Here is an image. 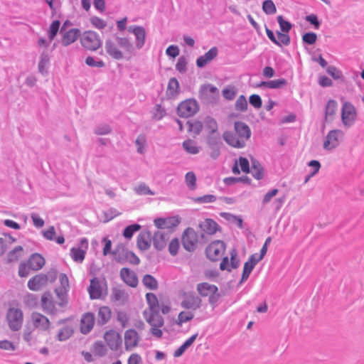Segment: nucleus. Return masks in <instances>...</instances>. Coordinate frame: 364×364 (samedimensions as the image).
<instances>
[{"instance_id":"1","label":"nucleus","mask_w":364,"mask_h":364,"mask_svg":"<svg viewBox=\"0 0 364 364\" xmlns=\"http://www.w3.org/2000/svg\"><path fill=\"white\" fill-rule=\"evenodd\" d=\"M235 134L225 132L223 137L230 146L241 149L245 146L246 141L251 136V130L247 124L242 122H235L234 124Z\"/></svg>"},{"instance_id":"2","label":"nucleus","mask_w":364,"mask_h":364,"mask_svg":"<svg viewBox=\"0 0 364 364\" xmlns=\"http://www.w3.org/2000/svg\"><path fill=\"white\" fill-rule=\"evenodd\" d=\"M144 316L151 326V333L157 338L162 336V331L160 329L164 325V318L160 315L159 311H144Z\"/></svg>"},{"instance_id":"3","label":"nucleus","mask_w":364,"mask_h":364,"mask_svg":"<svg viewBox=\"0 0 364 364\" xmlns=\"http://www.w3.org/2000/svg\"><path fill=\"white\" fill-rule=\"evenodd\" d=\"M82 46L86 50L95 51L102 46V40L100 36L95 31H85L80 36Z\"/></svg>"},{"instance_id":"4","label":"nucleus","mask_w":364,"mask_h":364,"mask_svg":"<svg viewBox=\"0 0 364 364\" xmlns=\"http://www.w3.org/2000/svg\"><path fill=\"white\" fill-rule=\"evenodd\" d=\"M357 113L355 107L348 102L343 103L341 109V120L346 127H351L356 119Z\"/></svg>"},{"instance_id":"5","label":"nucleus","mask_w":364,"mask_h":364,"mask_svg":"<svg viewBox=\"0 0 364 364\" xmlns=\"http://www.w3.org/2000/svg\"><path fill=\"white\" fill-rule=\"evenodd\" d=\"M88 246V240L85 237L81 238L77 246L70 249V255L73 261L82 263L85 259Z\"/></svg>"},{"instance_id":"6","label":"nucleus","mask_w":364,"mask_h":364,"mask_svg":"<svg viewBox=\"0 0 364 364\" xmlns=\"http://www.w3.org/2000/svg\"><path fill=\"white\" fill-rule=\"evenodd\" d=\"M198 110V105L196 100L189 99L181 102L177 108L178 114L182 117L194 115Z\"/></svg>"},{"instance_id":"7","label":"nucleus","mask_w":364,"mask_h":364,"mask_svg":"<svg viewBox=\"0 0 364 364\" xmlns=\"http://www.w3.org/2000/svg\"><path fill=\"white\" fill-rule=\"evenodd\" d=\"M7 321L9 328L12 331H18L23 323V313L21 310L16 308H10L7 313Z\"/></svg>"},{"instance_id":"8","label":"nucleus","mask_w":364,"mask_h":364,"mask_svg":"<svg viewBox=\"0 0 364 364\" xmlns=\"http://www.w3.org/2000/svg\"><path fill=\"white\" fill-rule=\"evenodd\" d=\"M225 250V245L221 240L212 242L206 248L207 257L213 261L218 260L223 255Z\"/></svg>"},{"instance_id":"9","label":"nucleus","mask_w":364,"mask_h":364,"mask_svg":"<svg viewBox=\"0 0 364 364\" xmlns=\"http://www.w3.org/2000/svg\"><path fill=\"white\" fill-rule=\"evenodd\" d=\"M343 137V131L339 129L330 131L323 141V149L326 150H331L336 148L339 145Z\"/></svg>"},{"instance_id":"10","label":"nucleus","mask_w":364,"mask_h":364,"mask_svg":"<svg viewBox=\"0 0 364 364\" xmlns=\"http://www.w3.org/2000/svg\"><path fill=\"white\" fill-rule=\"evenodd\" d=\"M198 239V237L196 232L193 228H187L182 236L183 247L189 252L193 251L196 249Z\"/></svg>"},{"instance_id":"11","label":"nucleus","mask_w":364,"mask_h":364,"mask_svg":"<svg viewBox=\"0 0 364 364\" xmlns=\"http://www.w3.org/2000/svg\"><path fill=\"white\" fill-rule=\"evenodd\" d=\"M181 220L178 216H171L167 218H159L154 220V223L155 226L160 229L164 230H172L176 228Z\"/></svg>"},{"instance_id":"12","label":"nucleus","mask_w":364,"mask_h":364,"mask_svg":"<svg viewBox=\"0 0 364 364\" xmlns=\"http://www.w3.org/2000/svg\"><path fill=\"white\" fill-rule=\"evenodd\" d=\"M58 279L60 282V287L56 288L55 291L58 299L60 300L59 305L60 306H63L66 294L70 289L69 280L67 275L64 273L60 274Z\"/></svg>"},{"instance_id":"13","label":"nucleus","mask_w":364,"mask_h":364,"mask_svg":"<svg viewBox=\"0 0 364 364\" xmlns=\"http://www.w3.org/2000/svg\"><path fill=\"white\" fill-rule=\"evenodd\" d=\"M129 33H133L135 36V46L137 49H141L145 43L146 31L141 26H130L127 29Z\"/></svg>"},{"instance_id":"14","label":"nucleus","mask_w":364,"mask_h":364,"mask_svg":"<svg viewBox=\"0 0 364 364\" xmlns=\"http://www.w3.org/2000/svg\"><path fill=\"white\" fill-rule=\"evenodd\" d=\"M104 338L112 350H118L122 346V338L116 331L111 330L105 333Z\"/></svg>"},{"instance_id":"15","label":"nucleus","mask_w":364,"mask_h":364,"mask_svg":"<svg viewBox=\"0 0 364 364\" xmlns=\"http://www.w3.org/2000/svg\"><path fill=\"white\" fill-rule=\"evenodd\" d=\"M57 305L61 307L58 304L53 301L51 296L48 294H44L41 297V306L43 311L49 315H55L59 310Z\"/></svg>"},{"instance_id":"16","label":"nucleus","mask_w":364,"mask_h":364,"mask_svg":"<svg viewBox=\"0 0 364 364\" xmlns=\"http://www.w3.org/2000/svg\"><path fill=\"white\" fill-rule=\"evenodd\" d=\"M201 304V299L193 294L188 293L183 295L181 306L187 309L196 310Z\"/></svg>"},{"instance_id":"17","label":"nucleus","mask_w":364,"mask_h":364,"mask_svg":"<svg viewBox=\"0 0 364 364\" xmlns=\"http://www.w3.org/2000/svg\"><path fill=\"white\" fill-rule=\"evenodd\" d=\"M218 287L208 282L200 283L197 285V291L202 296H209V301H213V295L218 292Z\"/></svg>"},{"instance_id":"18","label":"nucleus","mask_w":364,"mask_h":364,"mask_svg":"<svg viewBox=\"0 0 364 364\" xmlns=\"http://www.w3.org/2000/svg\"><path fill=\"white\" fill-rule=\"evenodd\" d=\"M31 321L36 328L46 331L49 328L50 321L47 317L40 313L33 312L31 314Z\"/></svg>"},{"instance_id":"19","label":"nucleus","mask_w":364,"mask_h":364,"mask_svg":"<svg viewBox=\"0 0 364 364\" xmlns=\"http://www.w3.org/2000/svg\"><path fill=\"white\" fill-rule=\"evenodd\" d=\"M139 341V336L134 329H129L124 333V345L127 350L135 348Z\"/></svg>"},{"instance_id":"20","label":"nucleus","mask_w":364,"mask_h":364,"mask_svg":"<svg viewBox=\"0 0 364 364\" xmlns=\"http://www.w3.org/2000/svg\"><path fill=\"white\" fill-rule=\"evenodd\" d=\"M218 53V50L216 47L211 48L207 53L197 58L196 65L200 68L205 67L216 58Z\"/></svg>"},{"instance_id":"21","label":"nucleus","mask_w":364,"mask_h":364,"mask_svg":"<svg viewBox=\"0 0 364 364\" xmlns=\"http://www.w3.org/2000/svg\"><path fill=\"white\" fill-rule=\"evenodd\" d=\"M48 277L40 274L30 279L28 282V287L33 291H38L47 284Z\"/></svg>"},{"instance_id":"22","label":"nucleus","mask_w":364,"mask_h":364,"mask_svg":"<svg viewBox=\"0 0 364 364\" xmlns=\"http://www.w3.org/2000/svg\"><path fill=\"white\" fill-rule=\"evenodd\" d=\"M120 277L129 286L132 287H136L138 279L136 274L128 268H122L120 271Z\"/></svg>"},{"instance_id":"23","label":"nucleus","mask_w":364,"mask_h":364,"mask_svg":"<svg viewBox=\"0 0 364 364\" xmlns=\"http://www.w3.org/2000/svg\"><path fill=\"white\" fill-rule=\"evenodd\" d=\"M95 323V316L92 313L84 314L81 318L80 330L83 334L88 333L93 328Z\"/></svg>"},{"instance_id":"24","label":"nucleus","mask_w":364,"mask_h":364,"mask_svg":"<svg viewBox=\"0 0 364 364\" xmlns=\"http://www.w3.org/2000/svg\"><path fill=\"white\" fill-rule=\"evenodd\" d=\"M168 239V234L164 230H158L153 237V245L156 250H161L165 247L166 241Z\"/></svg>"},{"instance_id":"25","label":"nucleus","mask_w":364,"mask_h":364,"mask_svg":"<svg viewBox=\"0 0 364 364\" xmlns=\"http://www.w3.org/2000/svg\"><path fill=\"white\" fill-rule=\"evenodd\" d=\"M45 264L44 258L39 254H33L28 260V265L32 270H39Z\"/></svg>"},{"instance_id":"26","label":"nucleus","mask_w":364,"mask_h":364,"mask_svg":"<svg viewBox=\"0 0 364 364\" xmlns=\"http://www.w3.org/2000/svg\"><path fill=\"white\" fill-rule=\"evenodd\" d=\"M201 230L208 235L215 234L218 230V223L210 218H207L200 224Z\"/></svg>"},{"instance_id":"27","label":"nucleus","mask_w":364,"mask_h":364,"mask_svg":"<svg viewBox=\"0 0 364 364\" xmlns=\"http://www.w3.org/2000/svg\"><path fill=\"white\" fill-rule=\"evenodd\" d=\"M80 36V31L77 28H71L65 32L62 38V44L68 46L74 43Z\"/></svg>"},{"instance_id":"28","label":"nucleus","mask_w":364,"mask_h":364,"mask_svg":"<svg viewBox=\"0 0 364 364\" xmlns=\"http://www.w3.org/2000/svg\"><path fill=\"white\" fill-rule=\"evenodd\" d=\"M105 50L114 59L120 60L123 58L122 53L118 49L117 46L110 40L105 42Z\"/></svg>"},{"instance_id":"29","label":"nucleus","mask_w":364,"mask_h":364,"mask_svg":"<svg viewBox=\"0 0 364 364\" xmlns=\"http://www.w3.org/2000/svg\"><path fill=\"white\" fill-rule=\"evenodd\" d=\"M90 296L92 299H99L102 295L101 287L97 279H91L90 284L88 288Z\"/></svg>"},{"instance_id":"30","label":"nucleus","mask_w":364,"mask_h":364,"mask_svg":"<svg viewBox=\"0 0 364 364\" xmlns=\"http://www.w3.org/2000/svg\"><path fill=\"white\" fill-rule=\"evenodd\" d=\"M287 80L284 78L269 81H262L257 85L258 87H267L270 89H277L285 85Z\"/></svg>"},{"instance_id":"31","label":"nucleus","mask_w":364,"mask_h":364,"mask_svg":"<svg viewBox=\"0 0 364 364\" xmlns=\"http://www.w3.org/2000/svg\"><path fill=\"white\" fill-rule=\"evenodd\" d=\"M111 318V310L107 306H102L99 309L97 314V322L100 325H104L108 322Z\"/></svg>"},{"instance_id":"32","label":"nucleus","mask_w":364,"mask_h":364,"mask_svg":"<svg viewBox=\"0 0 364 364\" xmlns=\"http://www.w3.org/2000/svg\"><path fill=\"white\" fill-rule=\"evenodd\" d=\"M197 336L198 333H195L188 338L178 348L175 350L173 356L176 358L181 356L183 353L194 343Z\"/></svg>"},{"instance_id":"33","label":"nucleus","mask_w":364,"mask_h":364,"mask_svg":"<svg viewBox=\"0 0 364 364\" xmlns=\"http://www.w3.org/2000/svg\"><path fill=\"white\" fill-rule=\"evenodd\" d=\"M50 63V57L47 50H43L40 57L38 63V70L41 73L44 74L47 73L48 65Z\"/></svg>"},{"instance_id":"34","label":"nucleus","mask_w":364,"mask_h":364,"mask_svg":"<svg viewBox=\"0 0 364 364\" xmlns=\"http://www.w3.org/2000/svg\"><path fill=\"white\" fill-rule=\"evenodd\" d=\"M183 147L186 152L191 154H197L200 149V148L197 146L196 142L191 139L185 140L183 142Z\"/></svg>"},{"instance_id":"35","label":"nucleus","mask_w":364,"mask_h":364,"mask_svg":"<svg viewBox=\"0 0 364 364\" xmlns=\"http://www.w3.org/2000/svg\"><path fill=\"white\" fill-rule=\"evenodd\" d=\"M207 144L210 149L220 148L222 141L219 134H210L207 137Z\"/></svg>"},{"instance_id":"36","label":"nucleus","mask_w":364,"mask_h":364,"mask_svg":"<svg viewBox=\"0 0 364 364\" xmlns=\"http://www.w3.org/2000/svg\"><path fill=\"white\" fill-rule=\"evenodd\" d=\"M146 298L149 306L147 311H159L158 299L154 294L147 293Z\"/></svg>"},{"instance_id":"37","label":"nucleus","mask_w":364,"mask_h":364,"mask_svg":"<svg viewBox=\"0 0 364 364\" xmlns=\"http://www.w3.org/2000/svg\"><path fill=\"white\" fill-rule=\"evenodd\" d=\"M179 83L178 81L173 77L168 81L167 93L170 97L176 96L178 92Z\"/></svg>"},{"instance_id":"38","label":"nucleus","mask_w":364,"mask_h":364,"mask_svg":"<svg viewBox=\"0 0 364 364\" xmlns=\"http://www.w3.org/2000/svg\"><path fill=\"white\" fill-rule=\"evenodd\" d=\"M250 172L252 173L253 177L257 180L262 179L263 178V168L258 162H252Z\"/></svg>"},{"instance_id":"39","label":"nucleus","mask_w":364,"mask_h":364,"mask_svg":"<svg viewBox=\"0 0 364 364\" xmlns=\"http://www.w3.org/2000/svg\"><path fill=\"white\" fill-rule=\"evenodd\" d=\"M194 317V314L190 311H181L179 313L178 316V319L176 321V324L178 326H182V325L188 321L192 320Z\"/></svg>"},{"instance_id":"40","label":"nucleus","mask_w":364,"mask_h":364,"mask_svg":"<svg viewBox=\"0 0 364 364\" xmlns=\"http://www.w3.org/2000/svg\"><path fill=\"white\" fill-rule=\"evenodd\" d=\"M23 250L21 246L16 247L8 254V262H13L18 260L23 255Z\"/></svg>"},{"instance_id":"41","label":"nucleus","mask_w":364,"mask_h":364,"mask_svg":"<svg viewBox=\"0 0 364 364\" xmlns=\"http://www.w3.org/2000/svg\"><path fill=\"white\" fill-rule=\"evenodd\" d=\"M205 128L208 131L210 134H215L218 130L217 122L212 117H208L205 119Z\"/></svg>"},{"instance_id":"42","label":"nucleus","mask_w":364,"mask_h":364,"mask_svg":"<svg viewBox=\"0 0 364 364\" xmlns=\"http://www.w3.org/2000/svg\"><path fill=\"white\" fill-rule=\"evenodd\" d=\"M60 23L58 20H55L51 23L49 30L48 31V39L50 40V42H52V41L57 35L60 28Z\"/></svg>"},{"instance_id":"43","label":"nucleus","mask_w":364,"mask_h":364,"mask_svg":"<svg viewBox=\"0 0 364 364\" xmlns=\"http://www.w3.org/2000/svg\"><path fill=\"white\" fill-rule=\"evenodd\" d=\"M337 103L335 100H329L326 106L325 117L328 119V117H333L336 112Z\"/></svg>"},{"instance_id":"44","label":"nucleus","mask_w":364,"mask_h":364,"mask_svg":"<svg viewBox=\"0 0 364 364\" xmlns=\"http://www.w3.org/2000/svg\"><path fill=\"white\" fill-rule=\"evenodd\" d=\"M144 285L149 289H156L158 287L156 279L150 274H146L143 278Z\"/></svg>"},{"instance_id":"45","label":"nucleus","mask_w":364,"mask_h":364,"mask_svg":"<svg viewBox=\"0 0 364 364\" xmlns=\"http://www.w3.org/2000/svg\"><path fill=\"white\" fill-rule=\"evenodd\" d=\"M73 330L70 326H65L58 333V339L60 341L68 340L73 334Z\"/></svg>"},{"instance_id":"46","label":"nucleus","mask_w":364,"mask_h":364,"mask_svg":"<svg viewBox=\"0 0 364 364\" xmlns=\"http://www.w3.org/2000/svg\"><path fill=\"white\" fill-rule=\"evenodd\" d=\"M93 353L98 356H104L107 353V348L102 341H97L92 347Z\"/></svg>"},{"instance_id":"47","label":"nucleus","mask_w":364,"mask_h":364,"mask_svg":"<svg viewBox=\"0 0 364 364\" xmlns=\"http://www.w3.org/2000/svg\"><path fill=\"white\" fill-rule=\"evenodd\" d=\"M141 228V225L139 224H133L128 225L125 228L123 232V236L127 239H131L133 235L139 230Z\"/></svg>"},{"instance_id":"48","label":"nucleus","mask_w":364,"mask_h":364,"mask_svg":"<svg viewBox=\"0 0 364 364\" xmlns=\"http://www.w3.org/2000/svg\"><path fill=\"white\" fill-rule=\"evenodd\" d=\"M255 267V266L254 265V264H252L251 262L247 261L245 263L242 277L240 279V283H243L244 282L247 280L248 277H250V274H251Z\"/></svg>"},{"instance_id":"49","label":"nucleus","mask_w":364,"mask_h":364,"mask_svg":"<svg viewBox=\"0 0 364 364\" xmlns=\"http://www.w3.org/2000/svg\"><path fill=\"white\" fill-rule=\"evenodd\" d=\"M137 246L141 250H146L151 246V241L149 237H146L144 235H141L137 239Z\"/></svg>"},{"instance_id":"50","label":"nucleus","mask_w":364,"mask_h":364,"mask_svg":"<svg viewBox=\"0 0 364 364\" xmlns=\"http://www.w3.org/2000/svg\"><path fill=\"white\" fill-rule=\"evenodd\" d=\"M117 41L118 45L128 52H131L133 50V46L130 40L126 37H117Z\"/></svg>"},{"instance_id":"51","label":"nucleus","mask_w":364,"mask_h":364,"mask_svg":"<svg viewBox=\"0 0 364 364\" xmlns=\"http://www.w3.org/2000/svg\"><path fill=\"white\" fill-rule=\"evenodd\" d=\"M186 183L190 190H195L196 188V176L192 171L188 172L185 176Z\"/></svg>"},{"instance_id":"52","label":"nucleus","mask_w":364,"mask_h":364,"mask_svg":"<svg viewBox=\"0 0 364 364\" xmlns=\"http://www.w3.org/2000/svg\"><path fill=\"white\" fill-rule=\"evenodd\" d=\"M277 41L274 43L277 46H287L290 43V38L287 33L277 32Z\"/></svg>"},{"instance_id":"53","label":"nucleus","mask_w":364,"mask_h":364,"mask_svg":"<svg viewBox=\"0 0 364 364\" xmlns=\"http://www.w3.org/2000/svg\"><path fill=\"white\" fill-rule=\"evenodd\" d=\"M262 9L268 15L274 14L277 11L276 6L272 0H265L262 4Z\"/></svg>"},{"instance_id":"54","label":"nucleus","mask_w":364,"mask_h":364,"mask_svg":"<svg viewBox=\"0 0 364 364\" xmlns=\"http://www.w3.org/2000/svg\"><path fill=\"white\" fill-rule=\"evenodd\" d=\"M235 109L240 112H245L247 109V101L244 95H240L235 102Z\"/></svg>"},{"instance_id":"55","label":"nucleus","mask_w":364,"mask_h":364,"mask_svg":"<svg viewBox=\"0 0 364 364\" xmlns=\"http://www.w3.org/2000/svg\"><path fill=\"white\" fill-rule=\"evenodd\" d=\"M134 191L138 195H141V196H144V195L154 196L155 194L154 192H153L149 188V187L144 183H140L138 186H136L134 188Z\"/></svg>"},{"instance_id":"56","label":"nucleus","mask_w":364,"mask_h":364,"mask_svg":"<svg viewBox=\"0 0 364 364\" xmlns=\"http://www.w3.org/2000/svg\"><path fill=\"white\" fill-rule=\"evenodd\" d=\"M277 22L281 31L284 33H289L292 27L291 23L289 21L284 20L282 16H277Z\"/></svg>"},{"instance_id":"57","label":"nucleus","mask_w":364,"mask_h":364,"mask_svg":"<svg viewBox=\"0 0 364 364\" xmlns=\"http://www.w3.org/2000/svg\"><path fill=\"white\" fill-rule=\"evenodd\" d=\"M203 124L200 121H194L193 122H188V130L189 132L198 135L200 133L203 129Z\"/></svg>"},{"instance_id":"58","label":"nucleus","mask_w":364,"mask_h":364,"mask_svg":"<svg viewBox=\"0 0 364 364\" xmlns=\"http://www.w3.org/2000/svg\"><path fill=\"white\" fill-rule=\"evenodd\" d=\"M85 63L90 67L93 68H102L105 65V63L102 60L95 59V58L91 56H88L86 58Z\"/></svg>"},{"instance_id":"59","label":"nucleus","mask_w":364,"mask_h":364,"mask_svg":"<svg viewBox=\"0 0 364 364\" xmlns=\"http://www.w3.org/2000/svg\"><path fill=\"white\" fill-rule=\"evenodd\" d=\"M166 109L160 105H156L153 112V118L155 120H161L166 115Z\"/></svg>"},{"instance_id":"60","label":"nucleus","mask_w":364,"mask_h":364,"mask_svg":"<svg viewBox=\"0 0 364 364\" xmlns=\"http://www.w3.org/2000/svg\"><path fill=\"white\" fill-rule=\"evenodd\" d=\"M90 23L95 28L100 30L103 29L107 26L106 21L97 16L91 17Z\"/></svg>"},{"instance_id":"61","label":"nucleus","mask_w":364,"mask_h":364,"mask_svg":"<svg viewBox=\"0 0 364 364\" xmlns=\"http://www.w3.org/2000/svg\"><path fill=\"white\" fill-rule=\"evenodd\" d=\"M124 255H125L126 262H129L133 264H139L140 262V259L139 257L132 252L126 250L124 251Z\"/></svg>"},{"instance_id":"62","label":"nucleus","mask_w":364,"mask_h":364,"mask_svg":"<svg viewBox=\"0 0 364 364\" xmlns=\"http://www.w3.org/2000/svg\"><path fill=\"white\" fill-rule=\"evenodd\" d=\"M201 92L204 94H209L213 97L218 95V90L212 85H206L201 87Z\"/></svg>"},{"instance_id":"63","label":"nucleus","mask_w":364,"mask_h":364,"mask_svg":"<svg viewBox=\"0 0 364 364\" xmlns=\"http://www.w3.org/2000/svg\"><path fill=\"white\" fill-rule=\"evenodd\" d=\"M216 200V196L214 195H205L200 197H198L194 199V201L198 203H213Z\"/></svg>"},{"instance_id":"64","label":"nucleus","mask_w":364,"mask_h":364,"mask_svg":"<svg viewBox=\"0 0 364 364\" xmlns=\"http://www.w3.org/2000/svg\"><path fill=\"white\" fill-rule=\"evenodd\" d=\"M316 39L317 35L313 32L306 33L302 36L304 43L309 45H313L316 41Z\"/></svg>"}]
</instances>
